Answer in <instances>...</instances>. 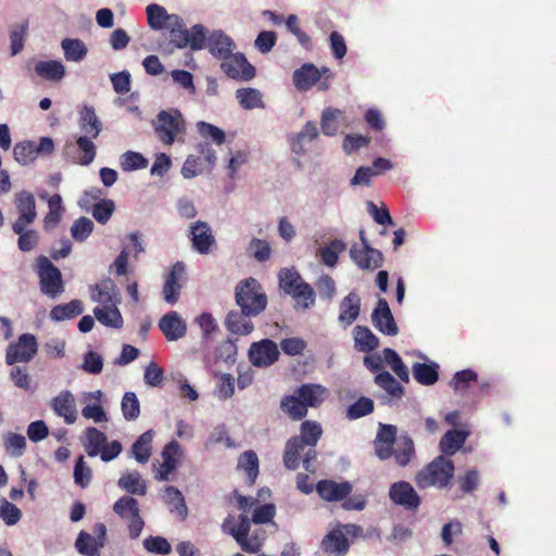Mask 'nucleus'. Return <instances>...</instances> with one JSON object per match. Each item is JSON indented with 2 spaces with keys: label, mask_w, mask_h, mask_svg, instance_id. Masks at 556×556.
Here are the masks:
<instances>
[{
  "label": "nucleus",
  "mask_w": 556,
  "mask_h": 556,
  "mask_svg": "<svg viewBox=\"0 0 556 556\" xmlns=\"http://www.w3.org/2000/svg\"><path fill=\"white\" fill-rule=\"evenodd\" d=\"M323 435L321 426L313 420L301 424L300 435L291 437L285 446L283 465L289 470H295L300 466L301 454L306 446H316Z\"/></svg>",
  "instance_id": "1"
},
{
  "label": "nucleus",
  "mask_w": 556,
  "mask_h": 556,
  "mask_svg": "<svg viewBox=\"0 0 556 556\" xmlns=\"http://www.w3.org/2000/svg\"><path fill=\"white\" fill-rule=\"evenodd\" d=\"M235 302L248 314L260 315L267 307V295L262 285L253 277L240 280L235 288Z\"/></svg>",
  "instance_id": "2"
},
{
  "label": "nucleus",
  "mask_w": 556,
  "mask_h": 556,
  "mask_svg": "<svg viewBox=\"0 0 556 556\" xmlns=\"http://www.w3.org/2000/svg\"><path fill=\"white\" fill-rule=\"evenodd\" d=\"M454 471V463L441 455L417 472L415 482L419 489H428L430 486L443 489L450 484Z\"/></svg>",
  "instance_id": "3"
},
{
  "label": "nucleus",
  "mask_w": 556,
  "mask_h": 556,
  "mask_svg": "<svg viewBox=\"0 0 556 556\" xmlns=\"http://www.w3.org/2000/svg\"><path fill=\"white\" fill-rule=\"evenodd\" d=\"M167 28L169 29V41L176 48L190 47L192 50H201L205 46L206 29L200 24L188 30L182 18L178 16L177 23L173 22Z\"/></svg>",
  "instance_id": "4"
},
{
  "label": "nucleus",
  "mask_w": 556,
  "mask_h": 556,
  "mask_svg": "<svg viewBox=\"0 0 556 556\" xmlns=\"http://www.w3.org/2000/svg\"><path fill=\"white\" fill-rule=\"evenodd\" d=\"M40 291L51 299L64 292V283L60 269L51 261L41 255L37 258Z\"/></svg>",
  "instance_id": "5"
},
{
  "label": "nucleus",
  "mask_w": 556,
  "mask_h": 556,
  "mask_svg": "<svg viewBox=\"0 0 556 556\" xmlns=\"http://www.w3.org/2000/svg\"><path fill=\"white\" fill-rule=\"evenodd\" d=\"M114 513L128 520L129 536L137 539L142 532L144 522L140 516L139 503L131 496H122L113 505Z\"/></svg>",
  "instance_id": "6"
},
{
  "label": "nucleus",
  "mask_w": 556,
  "mask_h": 556,
  "mask_svg": "<svg viewBox=\"0 0 556 556\" xmlns=\"http://www.w3.org/2000/svg\"><path fill=\"white\" fill-rule=\"evenodd\" d=\"M54 142L50 137H41L39 143L31 140L17 142L13 148L14 159L23 165L33 163L39 155H51Z\"/></svg>",
  "instance_id": "7"
},
{
  "label": "nucleus",
  "mask_w": 556,
  "mask_h": 556,
  "mask_svg": "<svg viewBox=\"0 0 556 556\" xmlns=\"http://www.w3.org/2000/svg\"><path fill=\"white\" fill-rule=\"evenodd\" d=\"M331 72L328 67L319 70L312 63H305L293 73V83L299 90H308L319 83V89H328V79Z\"/></svg>",
  "instance_id": "8"
},
{
  "label": "nucleus",
  "mask_w": 556,
  "mask_h": 556,
  "mask_svg": "<svg viewBox=\"0 0 556 556\" xmlns=\"http://www.w3.org/2000/svg\"><path fill=\"white\" fill-rule=\"evenodd\" d=\"M155 134L165 144H172L178 134L184 130L182 115L178 110L162 111L156 116Z\"/></svg>",
  "instance_id": "9"
},
{
  "label": "nucleus",
  "mask_w": 556,
  "mask_h": 556,
  "mask_svg": "<svg viewBox=\"0 0 556 556\" xmlns=\"http://www.w3.org/2000/svg\"><path fill=\"white\" fill-rule=\"evenodd\" d=\"M359 239L362 247L353 244L350 249V256L353 262L362 269H376L382 266V253L369 245L365 230L361 229Z\"/></svg>",
  "instance_id": "10"
},
{
  "label": "nucleus",
  "mask_w": 556,
  "mask_h": 556,
  "mask_svg": "<svg viewBox=\"0 0 556 556\" xmlns=\"http://www.w3.org/2000/svg\"><path fill=\"white\" fill-rule=\"evenodd\" d=\"M37 351L38 344L36 337L31 333H23L18 337L16 342L9 344L5 353V362L8 365L28 363L36 355Z\"/></svg>",
  "instance_id": "11"
},
{
  "label": "nucleus",
  "mask_w": 556,
  "mask_h": 556,
  "mask_svg": "<svg viewBox=\"0 0 556 556\" xmlns=\"http://www.w3.org/2000/svg\"><path fill=\"white\" fill-rule=\"evenodd\" d=\"M188 238L191 247L199 254H208L216 248V239L206 222L198 220L190 225Z\"/></svg>",
  "instance_id": "12"
},
{
  "label": "nucleus",
  "mask_w": 556,
  "mask_h": 556,
  "mask_svg": "<svg viewBox=\"0 0 556 556\" xmlns=\"http://www.w3.org/2000/svg\"><path fill=\"white\" fill-rule=\"evenodd\" d=\"M222 68L225 74L233 79L250 80L255 76V68L251 65L244 54L230 53L222 60Z\"/></svg>",
  "instance_id": "13"
},
{
  "label": "nucleus",
  "mask_w": 556,
  "mask_h": 556,
  "mask_svg": "<svg viewBox=\"0 0 556 556\" xmlns=\"http://www.w3.org/2000/svg\"><path fill=\"white\" fill-rule=\"evenodd\" d=\"M279 350L277 344L270 339H263L254 342L250 346L249 357L256 367H268L278 361Z\"/></svg>",
  "instance_id": "14"
},
{
  "label": "nucleus",
  "mask_w": 556,
  "mask_h": 556,
  "mask_svg": "<svg viewBox=\"0 0 556 556\" xmlns=\"http://www.w3.org/2000/svg\"><path fill=\"white\" fill-rule=\"evenodd\" d=\"M389 497L395 505L403 506L407 510H416L420 503V496L407 481H397L391 484Z\"/></svg>",
  "instance_id": "15"
},
{
  "label": "nucleus",
  "mask_w": 556,
  "mask_h": 556,
  "mask_svg": "<svg viewBox=\"0 0 556 556\" xmlns=\"http://www.w3.org/2000/svg\"><path fill=\"white\" fill-rule=\"evenodd\" d=\"M182 455L181 445L173 440L167 443L162 451V464L160 465L157 471L155 472L154 478L157 481H168L170 480V475H173L179 464V458Z\"/></svg>",
  "instance_id": "16"
},
{
  "label": "nucleus",
  "mask_w": 556,
  "mask_h": 556,
  "mask_svg": "<svg viewBox=\"0 0 556 556\" xmlns=\"http://www.w3.org/2000/svg\"><path fill=\"white\" fill-rule=\"evenodd\" d=\"M371 323L378 331L386 336L393 337L399 333V327L387 300L383 298H379L377 301V305L371 314Z\"/></svg>",
  "instance_id": "17"
},
{
  "label": "nucleus",
  "mask_w": 556,
  "mask_h": 556,
  "mask_svg": "<svg viewBox=\"0 0 556 556\" xmlns=\"http://www.w3.org/2000/svg\"><path fill=\"white\" fill-rule=\"evenodd\" d=\"M17 218L12 226L33 225L37 218L36 200L31 192L23 190L14 194Z\"/></svg>",
  "instance_id": "18"
},
{
  "label": "nucleus",
  "mask_w": 556,
  "mask_h": 556,
  "mask_svg": "<svg viewBox=\"0 0 556 556\" xmlns=\"http://www.w3.org/2000/svg\"><path fill=\"white\" fill-rule=\"evenodd\" d=\"M51 409L64 419L67 425H73L78 417L75 396L68 390L61 391L50 402Z\"/></svg>",
  "instance_id": "19"
},
{
  "label": "nucleus",
  "mask_w": 556,
  "mask_h": 556,
  "mask_svg": "<svg viewBox=\"0 0 556 556\" xmlns=\"http://www.w3.org/2000/svg\"><path fill=\"white\" fill-rule=\"evenodd\" d=\"M159 328L167 341H177L186 336V321L175 311H172L159 320Z\"/></svg>",
  "instance_id": "20"
},
{
  "label": "nucleus",
  "mask_w": 556,
  "mask_h": 556,
  "mask_svg": "<svg viewBox=\"0 0 556 556\" xmlns=\"http://www.w3.org/2000/svg\"><path fill=\"white\" fill-rule=\"evenodd\" d=\"M185 270V264L182 262H177L173 265L172 270L166 276L163 286V298L168 304H175L179 300L182 288L179 281L184 277Z\"/></svg>",
  "instance_id": "21"
},
{
  "label": "nucleus",
  "mask_w": 556,
  "mask_h": 556,
  "mask_svg": "<svg viewBox=\"0 0 556 556\" xmlns=\"http://www.w3.org/2000/svg\"><path fill=\"white\" fill-rule=\"evenodd\" d=\"M256 316L248 314L244 309H231L225 318V326L233 334L247 336L253 331L254 325L251 319Z\"/></svg>",
  "instance_id": "22"
},
{
  "label": "nucleus",
  "mask_w": 556,
  "mask_h": 556,
  "mask_svg": "<svg viewBox=\"0 0 556 556\" xmlns=\"http://www.w3.org/2000/svg\"><path fill=\"white\" fill-rule=\"evenodd\" d=\"M316 492L327 502H338L350 495L352 484L348 481L336 482L333 480H321L316 484Z\"/></svg>",
  "instance_id": "23"
},
{
  "label": "nucleus",
  "mask_w": 556,
  "mask_h": 556,
  "mask_svg": "<svg viewBox=\"0 0 556 556\" xmlns=\"http://www.w3.org/2000/svg\"><path fill=\"white\" fill-rule=\"evenodd\" d=\"M92 300L101 303L102 306L117 307L121 302L119 292L111 278L102 279L92 287Z\"/></svg>",
  "instance_id": "24"
},
{
  "label": "nucleus",
  "mask_w": 556,
  "mask_h": 556,
  "mask_svg": "<svg viewBox=\"0 0 556 556\" xmlns=\"http://www.w3.org/2000/svg\"><path fill=\"white\" fill-rule=\"evenodd\" d=\"M359 313L361 296L352 291L340 302L338 320L340 325L348 328L358 318Z\"/></svg>",
  "instance_id": "25"
},
{
  "label": "nucleus",
  "mask_w": 556,
  "mask_h": 556,
  "mask_svg": "<svg viewBox=\"0 0 556 556\" xmlns=\"http://www.w3.org/2000/svg\"><path fill=\"white\" fill-rule=\"evenodd\" d=\"M323 551L332 556H343L350 549V543L341 528L328 532L321 541Z\"/></svg>",
  "instance_id": "26"
},
{
  "label": "nucleus",
  "mask_w": 556,
  "mask_h": 556,
  "mask_svg": "<svg viewBox=\"0 0 556 556\" xmlns=\"http://www.w3.org/2000/svg\"><path fill=\"white\" fill-rule=\"evenodd\" d=\"M148 25L153 30L167 28L173 22L177 23V14H168L164 7L152 3L146 9Z\"/></svg>",
  "instance_id": "27"
},
{
  "label": "nucleus",
  "mask_w": 556,
  "mask_h": 556,
  "mask_svg": "<svg viewBox=\"0 0 556 556\" xmlns=\"http://www.w3.org/2000/svg\"><path fill=\"white\" fill-rule=\"evenodd\" d=\"M233 41L223 31H213L205 38V46L210 53L215 58L223 60L232 52Z\"/></svg>",
  "instance_id": "28"
},
{
  "label": "nucleus",
  "mask_w": 556,
  "mask_h": 556,
  "mask_svg": "<svg viewBox=\"0 0 556 556\" xmlns=\"http://www.w3.org/2000/svg\"><path fill=\"white\" fill-rule=\"evenodd\" d=\"M354 348L358 352L369 353L379 346L378 337L366 326H356L353 329Z\"/></svg>",
  "instance_id": "29"
},
{
  "label": "nucleus",
  "mask_w": 556,
  "mask_h": 556,
  "mask_svg": "<svg viewBox=\"0 0 556 556\" xmlns=\"http://www.w3.org/2000/svg\"><path fill=\"white\" fill-rule=\"evenodd\" d=\"M326 388L320 384L305 383L298 388L296 394L301 397L306 407L319 406L326 396Z\"/></svg>",
  "instance_id": "30"
},
{
  "label": "nucleus",
  "mask_w": 556,
  "mask_h": 556,
  "mask_svg": "<svg viewBox=\"0 0 556 556\" xmlns=\"http://www.w3.org/2000/svg\"><path fill=\"white\" fill-rule=\"evenodd\" d=\"M155 432L150 429L143 432L132 444L131 454L140 464L149 462L152 452V442Z\"/></svg>",
  "instance_id": "31"
},
{
  "label": "nucleus",
  "mask_w": 556,
  "mask_h": 556,
  "mask_svg": "<svg viewBox=\"0 0 556 556\" xmlns=\"http://www.w3.org/2000/svg\"><path fill=\"white\" fill-rule=\"evenodd\" d=\"M101 397H102V392L100 390H97L93 392H87L84 394L85 401H91V400L96 401L94 404H92V405L88 404L81 409V415L86 419H92L96 422H103V421L108 420L106 414L101 405Z\"/></svg>",
  "instance_id": "32"
},
{
  "label": "nucleus",
  "mask_w": 556,
  "mask_h": 556,
  "mask_svg": "<svg viewBox=\"0 0 556 556\" xmlns=\"http://www.w3.org/2000/svg\"><path fill=\"white\" fill-rule=\"evenodd\" d=\"M36 74L46 80L60 81L65 76V67L60 61H39L35 64Z\"/></svg>",
  "instance_id": "33"
},
{
  "label": "nucleus",
  "mask_w": 556,
  "mask_h": 556,
  "mask_svg": "<svg viewBox=\"0 0 556 556\" xmlns=\"http://www.w3.org/2000/svg\"><path fill=\"white\" fill-rule=\"evenodd\" d=\"M467 435L464 430H448L440 440V451L447 456L454 455L463 446Z\"/></svg>",
  "instance_id": "34"
},
{
  "label": "nucleus",
  "mask_w": 556,
  "mask_h": 556,
  "mask_svg": "<svg viewBox=\"0 0 556 556\" xmlns=\"http://www.w3.org/2000/svg\"><path fill=\"white\" fill-rule=\"evenodd\" d=\"M412 370L415 380L422 386H432L439 380V365L435 363H415Z\"/></svg>",
  "instance_id": "35"
},
{
  "label": "nucleus",
  "mask_w": 556,
  "mask_h": 556,
  "mask_svg": "<svg viewBox=\"0 0 556 556\" xmlns=\"http://www.w3.org/2000/svg\"><path fill=\"white\" fill-rule=\"evenodd\" d=\"M392 456H394L395 463L399 466H407L415 456L414 441L407 435L400 437L395 443Z\"/></svg>",
  "instance_id": "36"
},
{
  "label": "nucleus",
  "mask_w": 556,
  "mask_h": 556,
  "mask_svg": "<svg viewBox=\"0 0 556 556\" xmlns=\"http://www.w3.org/2000/svg\"><path fill=\"white\" fill-rule=\"evenodd\" d=\"M83 311V302L75 299L68 303L55 305L50 312V317L55 321H63L80 315Z\"/></svg>",
  "instance_id": "37"
},
{
  "label": "nucleus",
  "mask_w": 556,
  "mask_h": 556,
  "mask_svg": "<svg viewBox=\"0 0 556 556\" xmlns=\"http://www.w3.org/2000/svg\"><path fill=\"white\" fill-rule=\"evenodd\" d=\"M258 457L254 451L243 452L238 459V469L245 472L249 484H254L258 476Z\"/></svg>",
  "instance_id": "38"
},
{
  "label": "nucleus",
  "mask_w": 556,
  "mask_h": 556,
  "mask_svg": "<svg viewBox=\"0 0 556 556\" xmlns=\"http://www.w3.org/2000/svg\"><path fill=\"white\" fill-rule=\"evenodd\" d=\"M29 225L12 226L14 233L18 235L17 247L22 252L34 250L39 243V233L34 229H27Z\"/></svg>",
  "instance_id": "39"
},
{
  "label": "nucleus",
  "mask_w": 556,
  "mask_h": 556,
  "mask_svg": "<svg viewBox=\"0 0 556 556\" xmlns=\"http://www.w3.org/2000/svg\"><path fill=\"white\" fill-rule=\"evenodd\" d=\"M118 486L130 494L146 495L147 484L138 471L124 473L117 482Z\"/></svg>",
  "instance_id": "40"
},
{
  "label": "nucleus",
  "mask_w": 556,
  "mask_h": 556,
  "mask_svg": "<svg viewBox=\"0 0 556 556\" xmlns=\"http://www.w3.org/2000/svg\"><path fill=\"white\" fill-rule=\"evenodd\" d=\"M280 408L293 420H301L307 415V407L298 394L285 396Z\"/></svg>",
  "instance_id": "41"
},
{
  "label": "nucleus",
  "mask_w": 556,
  "mask_h": 556,
  "mask_svg": "<svg viewBox=\"0 0 556 556\" xmlns=\"http://www.w3.org/2000/svg\"><path fill=\"white\" fill-rule=\"evenodd\" d=\"M96 318L104 326L119 329L123 327V317L117 307L97 306L93 309Z\"/></svg>",
  "instance_id": "42"
},
{
  "label": "nucleus",
  "mask_w": 556,
  "mask_h": 556,
  "mask_svg": "<svg viewBox=\"0 0 556 556\" xmlns=\"http://www.w3.org/2000/svg\"><path fill=\"white\" fill-rule=\"evenodd\" d=\"M64 56L67 61L80 62L88 53L86 45L80 39L65 38L61 41Z\"/></svg>",
  "instance_id": "43"
},
{
  "label": "nucleus",
  "mask_w": 556,
  "mask_h": 556,
  "mask_svg": "<svg viewBox=\"0 0 556 556\" xmlns=\"http://www.w3.org/2000/svg\"><path fill=\"white\" fill-rule=\"evenodd\" d=\"M164 501L169 506L170 511H176L182 519L188 514L182 493L173 485L166 486L164 490Z\"/></svg>",
  "instance_id": "44"
},
{
  "label": "nucleus",
  "mask_w": 556,
  "mask_h": 556,
  "mask_svg": "<svg viewBox=\"0 0 556 556\" xmlns=\"http://www.w3.org/2000/svg\"><path fill=\"white\" fill-rule=\"evenodd\" d=\"M80 128L91 138H97L99 136L101 131V122L97 117L92 106H84V110L80 112Z\"/></svg>",
  "instance_id": "45"
},
{
  "label": "nucleus",
  "mask_w": 556,
  "mask_h": 556,
  "mask_svg": "<svg viewBox=\"0 0 556 556\" xmlns=\"http://www.w3.org/2000/svg\"><path fill=\"white\" fill-rule=\"evenodd\" d=\"M375 383L392 397L401 399L404 394V388L389 371L378 372L375 377Z\"/></svg>",
  "instance_id": "46"
},
{
  "label": "nucleus",
  "mask_w": 556,
  "mask_h": 556,
  "mask_svg": "<svg viewBox=\"0 0 556 556\" xmlns=\"http://www.w3.org/2000/svg\"><path fill=\"white\" fill-rule=\"evenodd\" d=\"M86 435L87 442L85 443V450L90 457H94L106 443V435L94 427L88 428Z\"/></svg>",
  "instance_id": "47"
},
{
  "label": "nucleus",
  "mask_w": 556,
  "mask_h": 556,
  "mask_svg": "<svg viewBox=\"0 0 556 556\" xmlns=\"http://www.w3.org/2000/svg\"><path fill=\"white\" fill-rule=\"evenodd\" d=\"M28 21H24L18 25H15L10 30V48L11 55H16L24 49L25 39L28 31Z\"/></svg>",
  "instance_id": "48"
},
{
  "label": "nucleus",
  "mask_w": 556,
  "mask_h": 556,
  "mask_svg": "<svg viewBox=\"0 0 556 556\" xmlns=\"http://www.w3.org/2000/svg\"><path fill=\"white\" fill-rule=\"evenodd\" d=\"M345 249L346 244L342 240L334 239L320 250V258L325 265L333 267L338 263L339 254Z\"/></svg>",
  "instance_id": "49"
},
{
  "label": "nucleus",
  "mask_w": 556,
  "mask_h": 556,
  "mask_svg": "<svg viewBox=\"0 0 556 556\" xmlns=\"http://www.w3.org/2000/svg\"><path fill=\"white\" fill-rule=\"evenodd\" d=\"M76 547L77 551L83 555L94 556L98 554L99 549L103 547V542H98V540L92 535L81 531L77 536Z\"/></svg>",
  "instance_id": "50"
},
{
  "label": "nucleus",
  "mask_w": 556,
  "mask_h": 556,
  "mask_svg": "<svg viewBox=\"0 0 556 556\" xmlns=\"http://www.w3.org/2000/svg\"><path fill=\"white\" fill-rule=\"evenodd\" d=\"M374 401L366 396H361L355 403L351 404L346 409V417L355 420L367 416L374 412Z\"/></svg>",
  "instance_id": "51"
},
{
  "label": "nucleus",
  "mask_w": 556,
  "mask_h": 556,
  "mask_svg": "<svg viewBox=\"0 0 556 556\" xmlns=\"http://www.w3.org/2000/svg\"><path fill=\"white\" fill-rule=\"evenodd\" d=\"M148 166V160L139 152L127 151L121 156V167L124 172L142 169Z\"/></svg>",
  "instance_id": "52"
},
{
  "label": "nucleus",
  "mask_w": 556,
  "mask_h": 556,
  "mask_svg": "<svg viewBox=\"0 0 556 556\" xmlns=\"http://www.w3.org/2000/svg\"><path fill=\"white\" fill-rule=\"evenodd\" d=\"M122 412L126 420H135L140 414V403L134 392H126L122 400Z\"/></svg>",
  "instance_id": "53"
},
{
  "label": "nucleus",
  "mask_w": 556,
  "mask_h": 556,
  "mask_svg": "<svg viewBox=\"0 0 556 556\" xmlns=\"http://www.w3.org/2000/svg\"><path fill=\"white\" fill-rule=\"evenodd\" d=\"M114 210L115 204L113 200L102 199L93 205L92 216L98 223L104 225L112 217Z\"/></svg>",
  "instance_id": "54"
},
{
  "label": "nucleus",
  "mask_w": 556,
  "mask_h": 556,
  "mask_svg": "<svg viewBox=\"0 0 556 556\" xmlns=\"http://www.w3.org/2000/svg\"><path fill=\"white\" fill-rule=\"evenodd\" d=\"M341 111L339 109H327L321 116V130L327 136H333L339 130V117Z\"/></svg>",
  "instance_id": "55"
},
{
  "label": "nucleus",
  "mask_w": 556,
  "mask_h": 556,
  "mask_svg": "<svg viewBox=\"0 0 556 556\" xmlns=\"http://www.w3.org/2000/svg\"><path fill=\"white\" fill-rule=\"evenodd\" d=\"M86 136H80L77 140L78 150L81 152V155L78 159V164L83 166L89 165L96 157V146L90 138Z\"/></svg>",
  "instance_id": "56"
},
{
  "label": "nucleus",
  "mask_w": 556,
  "mask_h": 556,
  "mask_svg": "<svg viewBox=\"0 0 556 556\" xmlns=\"http://www.w3.org/2000/svg\"><path fill=\"white\" fill-rule=\"evenodd\" d=\"M93 223L88 217H79L71 227V233L74 240L85 241L93 231Z\"/></svg>",
  "instance_id": "57"
},
{
  "label": "nucleus",
  "mask_w": 556,
  "mask_h": 556,
  "mask_svg": "<svg viewBox=\"0 0 556 556\" xmlns=\"http://www.w3.org/2000/svg\"><path fill=\"white\" fill-rule=\"evenodd\" d=\"M5 451L14 457H20L24 454L26 448V439L18 433H9L4 438Z\"/></svg>",
  "instance_id": "58"
},
{
  "label": "nucleus",
  "mask_w": 556,
  "mask_h": 556,
  "mask_svg": "<svg viewBox=\"0 0 556 556\" xmlns=\"http://www.w3.org/2000/svg\"><path fill=\"white\" fill-rule=\"evenodd\" d=\"M143 546L148 552L157 555H168L172 552L169 542L163 536L150 535L144 539Z\"/></svg>",
  "instance_id": "59"
},
{
  "label": "nucleus",
  "mask_w": 556,
  "mask_h": 556,
  "mask_svg": "<svg viewBox=\"0 0 556 556\" xmlns=\"http://www.w3.org/2000/svg\"><path fill=\"white\" fill-rule=\"evenodd\" d=\"M478 379L477 372L471 369H464L457 371L451 382L455 392L465 391L469 388L471 382H476Z\"/></svg>",
  "instance_id": "60"
},
{
  "label": "nucleus",
  "mask_w": 556,
  "mask_h": 556,
  "mask_svg": "<svg viewBox=\"0 0 556 556\" xmlns=\"http://www.w3.org/2000/svg\"><path fill=\"white\" fill-rule=\"evenodd\" d=\"M75 483L81 488H87L91 480V469L84 460V456H79L74 468Z\"/></svg>",
  "instance_id": "61"
},
{
  "label": "nucleus",
  "mask_w": 556,
  "mask_h": 556,
  "mask_svg": "<svg viewBox=\"0 0 556 556\" xmlns=\"http://www.w3.org/2000/svg\"><path fill=\"white\" fill-rule=\"evenodd\" d=\"M197 126L202 137L211 138L218 146L224 143L225 134L218 127L205 122H199Z\"/></svg>",
  "instance_id": "62"
},
{
  "label": "nucleus",
  "mask_w": 556,
  "mask_h": 556,
  "mask_svg": "<svg viewBox=\"0 0 556 556\" xmlns=\"http://www.w3.org/2000/svg\"><path fill=\"white\" fill-rule=\"evenodd\" d=\"M81 368L92 375H98L103 369V359L100 354L89 351L84 356Z\"/></svg>",
  "instance_id": "63"
},
{
  "label": "nucleus",
  "mask_w": 556,
  "mask_h": 556,
  "mask_svg": "<svg viewBox=\"0 0 556 556\" xmlns=\"http://www.w3.org/2000/svg\"><path fill=\"white\" fill-rule=\"evenodd\" d=\"M0 517L8 526H14L20 521L22 513L17 506L4 501L0 507Z\"/></svg>",
  "instance_id": "64"
}]
</instances>
